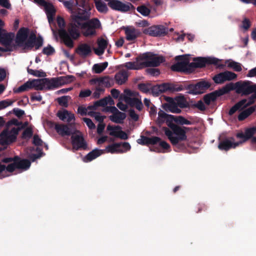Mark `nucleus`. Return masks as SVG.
<instances>
[{
  "label": "nucleus",
  "mask_w": 256,
  "mask_h": 256,
  "mask_svg": "<svg viewBox=\"0 0 256 256\" xmlns=\"http://www.w3.org/2000/svg\"><path fill=\"white\" fill-rule=\"evenodd\" d=\"M90 10L91 8H89L79 10L73 14L72 21L68 26L67 30H59V36L67 47H74V40L78 39L80 35L79 28H80L82 34L86 37L96 35V30L100 28L101 24L98 18L90 19Z\"/></svg>",
  "instance_id": "1"
},
{
  "label": "nucleus",
  "mask_w": 256,
  "mask_h": 256,
  "mask_svg": "<svg viewBox=\"0 0 256 256\" xmlns=\"http://www.w3.org/2000/svg\"><path fill=\"white\" fill-rule=\"evenodd\" d=\"M225 87L228 93L231 90H236V93L242 96H247L256 92V84L249 80L239 81L235 84L230 83L226 84Z\"/></svg>",
  "instance_id": "2"
},
{
  "label": "nucleus",
  "mask_w": 256,
  "mask_h": 256,
  "mask_svg": "<svg viewBox=\"0 0 256 256\" xmlns=\"http://www.w3.org/2000/svg\"><path fill=\"white\" fill-rule=\"evenodd\" d=\"M137 61H142L141 66L143 68L149 67H157L160 64L165 62L164 56H156L155 54L152 52H146L140 54L136 58Z\"/></svg>",
  "instance_id": "3"
},
{
  "label": "nucleus",
  "mask_w": 256,
  "mask_h": 256,
  "mask_svg": "<svg viewBox=\"0 0 256 256\" xmlns=\"http://www.w3.org/2000/svg\"><path fill=\"white\" fill-rule=\"evenodd\" d=\"M175 60L178 62L171 66L172 70L182 72L186 74L192 72L190 67V58L188 55L184 54L176 56Z\"/></svg>",
  "instance_id": "4"
},
{
  "label": "nucleus",
  "mask_w": 256,
  "mask_h": 256,
  "mask_svg": "<svg viewBox=\"0 0 256 256\" xmlns=\"http://www.w3.org/2000/svg\"><path fill=\"white\" fill-rule=\"evenodd\" d=\"M256 100V92H254L248 98H243L236 102L228 111L230 116L233 115L237 110L241 111L253 104Z\"/></svg>",
  "instance_id": "5"
},
{
  "label": "nucleus",
  "mask_w": 256,
  "mask_h": 256,
  "mask_svg": "<svg viewBox=\"0 0 256 256\" xmlns=\"http://www.w3.org/2000/svg\"><path fill=\"white\" fill-rule=\"evenodd\" d=\"M14 162L6 166V170L12 172L16 169L26 170L31 165L30 162L27 159H22L19 156H14Z\"/></svg>",
  "instance_id": "6"
},
{
  "label": "nucleus",
  "mask_w": 256,
  "mask_h": 256,
  "mask_svg": "<svg viewBox=\"0 0 256 256\" xmlns=\"http://www.w3.org/2000/svg\"><path fill=\"white\" fill-rule=\"evenodd\" d=\"M34 2L40 6L44 8L49 24H50L53 23L56 12V10L53 4L45 0H34Z\"/></svg>",
  "instance_id": "7"
},
{
  "label": "nucleus",
  "mask_w": 256,
  "mask_h": 256,
  "mask_svg": "<svg viewBox=\"0 0 256 256\" xmlns=\"http://www.w3.org/2000/svg\"><path fill=\"white\" fill-rule=\"evenodd\" d=\"M211 84L210 82L202 80L195 84H188L187 88L188 89V91L187 92L192 94H200L209 88Z\"/></svg>",
  "instance_id": "8"
},
{
  "label": "nucleus",
  "mask_w": 256,
  "mask_h": 256,
  "mask_svg": "<svg viewBox=\"0 0 256 256\" xmlns=\"http://www.w3.org/2000/svg\"><path fill=\"white\" fill-rule=\"evenodd\" d=\"M130 144L128 142L114 143L106 146L104 151L111 154L124 153L130 150Z\"/></svg>",
  "instance_id": "9"
},
{
  "label": "nucleus",
  "mask_w": 256,
  "mask_h": 256,
  "mask_svg": "<svg viewBox=\"0 0 256 256\" xmlns=\"http://www.w3.org/2000/svg\"><path fill=\"white\" fill-rule=\"evenodd\" d=\"M38 81L36 90H42L44 88L50 90L59 87L56 78H44L42 80H36Z\"/></svg>",
  "instance_id": "10"
},
{
  "label": "nucleus",
  "mask_w": 256,
  "mask_h": 256,
  "mask_svg": "<svg viewBox=\"0 0 256 256\" xmlns=\"http://www.w3.org/2000/svg\"><path fill=\"white\" fill-rule=\"evenodd\" d=\"M194 62H190V67L192 72L196 68H202L206 64H212L216 63V60L210 59V58L198 57L194 58Z\"/></svg>",
  "instance_id": "11"
},
{
  "label": "nucleus",
  "mask_w": 256,
  "mask_h": 256,
  "mask_svg": "<svg viewBox=\"0 0 256 256\" xmlns=\"http://www.w3.org/2000/svg\"><path fill=\"white\" fill-rule=\"evenodd\" d=\"M172 127H171L174 133L177 136H176L178 138V146L181 149L186 148L184 144H181L180 142L182 140H185L187 139V136L186 134V132L183 130L182 126H178L176 124H172Z\"/></svg>",
  "instance_id": "12"
},
{
  "label": "nucleus",
  "mask_w": 256,
  "mask_h": 256,
  "mask_svg": "<svg viewBox=\"0 0 256 256\" xmlns=\"http://www.w3.org/2000/svg\"><path fill=\"white\" fill-rule=\"evenodd\" d=\"M226 88H228L224 86L218 90H215L204 96L203 100L204 103L208 106L211 102H214L218 97L227 94L228 90H226Z\"/></svg>",
  "instance_id": "13"
},
{
  "label": "nucleus",
  "mask_w": 256,
  "mask_h": 256,
  "mask_svg": "<svg viewBox=\"0 0 256 256\" xmlns=\"http://www.w3.org/2000/svg\"><path fill=\"white\" fill-rule=\"evenodd\" d=\"M165 100L166 103L163 104L162 108L166 111L174 114H180L182 112L181 110L177 105L176 102V101L174 98L166 96Z\"/></svg>",
  "instance_id": "14"
},
{
  "label": "nucleus",
  "mask_w": 256,
  "mask_h": 256,
  "mask_svg": "<svg viewBox=\"0 0 256 256\" xmlns=\"http://www.w3.org/2000/svg\"><path fill=\"white\" fill-rule=\"evenodd\" d=\"M144 33L152 36H160L168 33V28L162 25L153 26L146 30Z\"/></svg>",
  "instance_id": "15"
},
{
  "label": "nucleus",
  "mask_w": 256,
  "mask_h": 256,
  "mask_svg": "<svg viewBox=\"0 0 256 256\" xmlns=\"http://www.w3.org/2000/svg\"><path fill=\"white\" fill-rule=\"evenodd\" d=\"M108 6L112 10L122 12L130 10V7L134 8L130 3L125 4L118 0H110L108 2Z\"/></svg>",
  "instance_id": "16"
},
{
  "label": "nucleus",
  "mask_w": 256,
  "mask_h": 256,
  "mask_svg": "<svg viewBox=\"0 0 256 256\" xmlns=\"http://www.w3.org/2000/svg\"><path fill=\"white\" fill-rule=\"evenodd\" d=\"M234 138L231 137L230 139L226 138L221 140L218 145V148L221 150L228 151L231 148H236L242 144V142H234Z\"/></svg>",
  "instance_id": "17"
},
{
  "label": "nucleus",
  "mask_w": 256,
  "mask_h": 256,
  "mask_svg": "<svg viewBox=\"0 0 256 256\" xmlns=\"http://www.w3.org/2000/svg\"><path fill=\"white\" fill-rule=\"evenodd\" d=\"M29 29L22 27L18 30L15 39V42L17 46L22 48L24 42L28 39L29 34Z\"/></svg>",
  "instance_id": "18"
},
{
  "label": "nucleus",
  "mask_w": 256,
  "mask_h": 256,
  "mask_svg": "<svg viewBox=\"0 0 256 256\" xmlns=\"http://www.w3.org/2000/svg\"><path fill=\"white\" fill-rule=\"evenodd\" d=\"M107 130L110 131V135L114 136L122 140H126L128 139V135L124 132L121 130L122 128L120 126H112L108 125Z\"/></svg>",
  "instance_id": "19"
},
{
  "label": "nucleus",
  "mask_w": 256,
  "mask_h": 256,
  "mask_svg": "<svg viewBox=\"0 0 256 256\" xmlns=\"http://www.w3.org/2000/svg\"><path fill=\"white\" fill-rule=\"evenodd\" d=\"M71 139L73 148L75 150H86L87 148V144L82 135H72Z\"/></svg>",
  "instance_id": "20"
},
{
  "label": "nucleus",
  "mask_w": 256,
  "mask_h": 256,
  "mask_svg": "<svg viewBox=\"0 0 256 256\" xmlns=\"http://www.w3.org/2000/svg\"><path fill=\"white\" fill-rule=\"evenodd\" d=\"M122 29L124 30L126 38L128 41L134 42L140 35V32L134 27L123 26Z\"/></svg>",
  "instance_id": "21"
},
{
  "label": "nucleus",
  "mask_w": 256,
  "mask_h": 256,
  "mask_svg": "<svg viewBox=\"0 0 256 256\" xmlns=\"http://www.w3.org/2000/svg\"><path fill=\"white\" fill-rule=\"evenodd\" d=\"M92 48L87 44H82L78 45L75 52L82 58H86L92 53Z\"/></svg>",
  "instance_id": "22"
},
{
  "label": "nucleus",
  "mask_w": 256,
  "mask_h": 256,
  "mask_svg": "<svg viewBox=\"0 0 256 256\" xmlns=\"http://www.w3.org/2000/svg\"><path fill=\"white\" fill-rule=\"evenodd\" d=\"M38 81L36 80H34L32 81L28 80L25 82L24 84L20 86L18 88L14 89V93H20L25 91H28L30 89L34 88L36 90L38 87L36 84Z\"/></svg>",
  "instance_id": "23"
},
{
  "label": "nucleus",
  "mask_w": 256,
  "mask_h": 256,
  "mask_svg": "<svg viewBox=\"0 0 256 256\" xmlns=\"http://www.w3.org/2000/svg\"><path fill=\"white\" fill-rule=\"evenodd\" d=\"M256 134V127L253 126L247 128L245 130L244 134L242 132H238L236 134V136L239 138H242V144L250 138H252L254 134Z\"/></svg>",
  "instance_id": "24"
},
{
  "label": "nucleus",
  "mask_w": 256,
  "mask_h": 256,
  "mask_svg": "<svg viewBox=\"0 0 256 256\" xmlns=\"http://www.w3.org/2000/svg\"><path fill=\"white\" fill-rule=\"evenodd\" d=\"M14 34L7 33L6 30L0 32V43L6 46H10L14 38Z\"/></svg>",
  "instance_id": "25"
},
{
  "label": "nucleus",
  "mask_w": 256,
  "mask_h": 256,
  "mask_svg": "<svg viewBox=\"0 0 256 256\" xmlns=\"http://www.w3.org/2000/svg\"><path fill=\"white\" fill-rule=\"evenodd\" d=\"M55 130L62 136H70L72 134L71 129L68 125L64 124H56Z\"/></svg>",
  "instance_id": "26"
},
{
  "label": "nucleus",
  "mask_w": 256,
  "mask_h": 256,
  "mask_svg": "<svg viewBox=\"0 0 256 256\" xmlns=\"http://www.w3.org/2000/svg\"><path fill=\"white\" fill-rule=\"evenodd\" d=\"M56 115L60 120L66 121L68 122H70L75 119L74 114L66 110L58 111Z\"/></svg>",
  "instance_id": "27"
},
{
  "label": "nucleus",
  "mask_w": 256,
  "mask_h": 256,
  "mask_svg": "<svg viewBox=\"0 0 256 256\" xmlns=\"http://www.w3.org/2000/svg\"><path fill=\"white\" fill-rule=\"evenodd\" d=\"M104 150L96 148L84 157V161L88 162H90L96 158L104 154Z\"/></svg>",
  "instance_id": "28"
},
{
  "label": "nucleus",
  "mask_w": 256,
  "mask_h": 256,
  "mask_svg": "<svg viewBox=\"0 0 256 256\" xmlns=\"http://www.w3.org/2000/svg\"><path fill=\"white\" fill-rule=\"evenodd\" d=\"M128 74L126 70H122L117 72L114 76L116 82L119 85H122L128 80Z\"/></svg>",
  "instance_id": "29"
},
{
  "label": "nucleus",
  "mask_w": 256,
  "mask_h": 256,
  "mask_svg": "<svg viewBox=\"0 0 256 256\" xmlns=\"http://www.w3.org/2000/svg\"><path fill=\"white\" fill-rule=\"evenodd\" d=\"M0 137L5 144H8L10 143L13 142L16 140V136L10 134L6 130H4L0 134Z\"/></svg>",
  "instance_id": "30"
},
{
  "label": "nucleus",
  "mask_w": 256,
  "mask_h": 256,
  "mask_svg": "<svg viewBox=\"0 0 256 256\" xmlns=\"http://www.w3.org/2000/svg\"><path fill=\"white\" fill-rule=\"evenodd\" d=\"M27 40L35 44V50H36L39 49L42 46V38L41 36L37 38L36 35L33 32L31 33L29 36H28Z\"/></svg>",
  "instance_id": "31"
},
{
  "label": "nucleus",
  "mask_w": 256,
  "mask_h": 256,
  "mask_svg": "<svg viewBox=\"0 0 256 256\" xmlns=\"http://www.w3.org/2000/svg\"><path fill=\"white\" fill-rule=\"evenodd\" d=\"M256 108L254 106H250L248 108L242 110L238 116L239 121H242L251 115L255 110Z\"/></svg>",
  "instance_id": "32"
},
{
  "label": "nucleus",
  "mask_w": 256,
  "mask_h": 256,
  "mask_svg": "<svg viewBox=\"0 0 256 256\" xmlns=\"http://www.w3.org/2000/svg\"><path fill=\"white\" fill-rule=\"evenodd\" d=\"M126 118V114L125 113L118 111L114 114L110 116V119L115 123L122 124L123 123V120Z\"/></svg>",
  "instance_id": "33"
},
{
  "label": "nucleus",
  "mask_w": 256,
  "mask_h": 256,
  "mask_svg": "<svg viewBox=\"0 0 256 256\" xmlns=\"http://www.w3.org/2000/svg\"><path fill=\"white\" fill-rule=\"evenodd\" d=\"M64 6L68 10V11L71 13V22L72 21V16L74 13L77 12L79 10H84L82 8H78L76 9H74L73 8L74 5V2L73 0H66L64 1Z\"/></svg>",
  "instance_id": "34"
},
{
  "label": "nucleus",
  "mask_w": 256,
  "mask_h": 256,
  "mask_svg": "<svg viewBox=\"0 0 256 256\" xmlns=\"http://www.w3.org/2000/svg\"><path fill=\"white\" fill-rule=\"evenodd\" d=\"M141 64L142 61H137L136 60V62H130L125 63L124 64V66L128 70H138L144 68L143 66H141Z\"/></svg>",
  "instance_id": "35"
},
{
  "label": "nucleus",
  "mask_w": 256,
  "mask_h": 256,
  "mask_svg": "<svg viewBox=\"0 0 256 256\" xmlns=\"http://www.w3.org/2000/svg\"><path fill=\"white\" fill-rule=\"evenodd\" d=\"M174 98L180 109L187 108L189 106V104L184 96L180 94Z\"/></svg>",
  "instance_id": "36"
},
{
  "label": "nucleus",
  "mask_w": 256,
  "mask_h": 256,
  "mask_svg": "<svg viewBox=\"0 0 256 256\" xmlns=\"http://www.w3.org/2000/svg\"><path fill=\"white\" fill-rule=\"evenodd\" d=\"M59 86L62 85L70 83L75 80V77L72 75L60 76L56 78Z\"/></svg>",
  "instance_id": "37"
},
{
  "label": "nucleus",
  "mask_w": 256,
  "mask_h": 256,
  "mask_svg": "<svg viewBox=\"0 0 256 256\" xmlns=\"http://www.w3.org/2000/svg\"><path fill=\"white\" fill-rule=\"evenodd\" d=\"M162 130L164 132L165 134L168 136V138L170 140L172 144L174 146H177L178 138L173 136L174 132L166 127H163Z\"/></svg>",
  "instance_id": "38"
},
{
  "label": "nucleus",
  "mask_w": 256,
  "mask_h": 256,
  "mask_svg": "<svg viewBox=\"0 0 256 256\" xmlns=\"http://www.w3.org/2000/svg\"><path fill=\"white\" fill-rule=\"evenodd\" d=\"M95 6L98 11L100 13L106 14L108 11V8L106 3L102 0H95Z\"/></svg>",
  "instance_id": "39"
},
{
  "label": "nucleus",
  "mask_w": 256,
  "mask_h": 256,
  "mask_svg": "<svg viewBox=\"0 0 256 256\" xmlns=\"http://www.w3.org/2000/svg\"><path fill=\"white\" fill-rule=\"evenodd\" d=\"M188 84H170L169 83V91L172 92H180L184 90H188L187 88Z\"/></svg>",
  "instance_id": "40"
},
{
  "label": "nucleus",
  "mask_w": 256,
  "mask_h": 256,
  "mask_svg": "<svg viewBox=\"0 0 256 256\" xmlns=\"http://www.w3.org/2000/svg\"><path fill=\"white\" fill-rule=\"evenodd\" d=\"M108 66V62H106L102 63L96 64L93 66L92 70L96 74L102 72Z\"/></svg>",
  "instance_id": "41"
},
{
  "label": "nucleus",
  "mask_w": 256,
  "mask_h": 256,
  "mask_svg": "<svg viewBox=\"0 0 256 256\" xmlns=\"http://www.w3.org/2000/svg\"><path fill=\"white\" fill-rule=\"evenodd\" d=\"M71 99L69 96H64L56 98V100L58 104L64 108H67L68 106V101Z\"/></svg>",
  "instance_id": "42"
},
{
  "label": "nucleus",
  "mask_w": 256,
  "mask_h": 256,
  "mask_svg": "<svg viewBox=\"0 0 256 256\" xmlns=\"http://www.w3.org/2000/svg\"><path fill=\"white\" fill-rule=\"evenodd\" d=\"M27 71L29 74L35 76L45 77L46 76V72H43L42 70H34L32 69L28 68Z\"/></svg>",
  "instance_id": "43"
},
{
  "label": "nucleus",
  "mask_w": 256,
  "mask_h": 256,
  "mask_svg": "<svg viewBox=\"0 0 256 256\" xmlns=\"http://www.w3.org/2000/svg\"><path fill=\"white\" fill-rule=\"evenodd\" d=\"M136 10L140 12L143 16H148L150 12V10L144 5H141L137 7Z\"/></svg>",
  "instance_id": "44"
},
{
  "label": "nucleus",
  "mask_w": 256,
  "mask_h": 256,
  "mask_svg": "<svg viewBox=\"0 0 256 256\" xmlns=\"http://www.w3.org/2000/svg\"><path fill=\"white\" fill-rule=\"evenodd\" d=\"M212 80L216 84H222L226 82L223 72L216 74L213 77Z\"/></svg>",
  "instance_id": "45"
},
{
  "label": "nucleus",
  "mask_w": 256,
  "mask_h": 256,
  "mask_svg": "<svg viewBox=\"0 0 256 256\" xmlns=\"http://www.w3.org/2000/svg\"><path fill=\"white\" fill-rule=\"evenodd\" d=\"M100 82L102 84H104L105 86L110 88L112 86L114 81L112 78H110L109 76H106L100 79Z\"/></svg>",
  "instance_id": "46"
},
{
  "label": "nucleus",
  "mask_w": 256,
  "mask_h": 256,
  "mask_svg": "<svg viewBox=\"0 0 256 256\" xmlns=\"http://www.w3.org/2000/svg\"><path fill=\"white\" fill-rule=\"evenodd\" d=\"M223 72L226 82L234 80L237 77L236 74L230 71L226 70Z\"/></svg>",
  "instance_id": "47"
},
{
  "label": "nucleus",
  "mask_w": 256,
  "mask_h": 256,
  "mask_svg": "<svg viewBox=\"0 0 256 256\" xmlns=\"http://www.w3.org/2000/svg\"><path fill=\"white\" fill-rule=\"evenodd\" d=\"M167 114L164 111L160 110L158 112V124H161L165 122L166 118L168 116Z\"/></svg>",
  "instance_id": "48"
},
{
  "label": "nucleus",
  "mask_w": 256,
  "mask_h": 256,
  "mask_svg": "<svg viewBox=\"0 0 256 256\" xmlns=\"http://www.w3.org/2000/svg\"><path fill=\"white\" fill-rule=\"evenodd\" d=\"M175 122L180 124H187L190 125L192 124V122L186 119L184 117L182 116H176V119L175 120Z\"/></svg>",
  "instance_id": "49"
},
{
  "label": "nucleus",
  "mask_w": 256,
  "mask_h": 256,
  "mask_svg": "<svg viewBox=\"0 0 256 256\" xmlns=\"http://www.w3.org/2000/svg\"><path fill=\"white\" fill-rule=\"evenodd\" d=\"M228 67L232 68L235 71L239 72L242 70L241 65L240 63L232 61L228 64Z\"/></svg>",
  "instance_id": "50"
},
{
  "label": "nucleus",
  "mask_w": 256,
  "mask_h": 256,
  "mask_svg": "<svg viewBox=\"0 0 256 256\" xmlns=\"http://www.w3.org/2000/svg\"><path fill=\"white\" fill-rule=\"evenodd\" d=\"M42 52L47 56H51L54 54L56 52L54 48L49 44L43 48Z\"/></svg>",
  "instance_id": "51"
},
{
  "label": "nucleus",
  "mask_w": 256,
  "mask_h": 256,
  "mask_svg": "<svg viewBox=\"0 0 256 256\" xmlns=\"http://www.w3.org/2000/svg\"><path fill=\"white\" fill-rule=\"evenodd\" d=\"M138 99V98H132L127 96H124V100L125 102L131 107L134 106L135 103L136 102Z\"/></svg>",
  "instance_id": "52"
},
{
  "label": "nucleus",
  "mask_w": 256,
  "mask_h": 256,
  "mask_svg": "<svg viewBox=\"0 0 256 256\" xmlns=\"http://www.w3.org/2000/svg\"><path fill=\"white\" fill-rule=\"evenodd\" d=\"M33 134V132L31 128H27L24 130L22 134V138H30Z\"/></svg>",
  "instance_id": "53"
},
{
  "label": "nucleus",
  "mask_w": 256,
  "mask_h": 256,
  "mask_svg": "<svg viewBox=\"0 0 256 256\" xmlns=\"http://www.w3.org/2000/svg\"><path fill=\"white\" fill-rule=\"evenodd\" d=\"M176 119V116L170 114H168V116L166 118L165 122L166 123L168 126H169L170 128L172 126V124H174L173 123V122H175Z\"/></svg>",
  "instance_id": "54"
},
{
  "label": "nucleus",
  "mask_w": 256,
  "mask_h": 256,
  "mask_svg": "<svg viewBox=\"0 0 256 256\" xmlns=\"http://www.w3.org/2000/svg\"><path fill=\"white\" fill-rule=\"evenodd\" d=\"M104 88L98 86L96 88L95 91L92 94V97L94 98H98L100 97V94L104 92Z\"/></svg>",
  "instance_id": "55"
},
{
  "label": "nucleus",
  "mask_w": 256,
  "mask_h": 256,
  "mask_svg": "<svg viewBox=\"0 0 256 256\" xmlns=\"http://www.w3.org/2000/svg\"><path fill=\"white\" fill-rule=\"evenodd\" d=\"M76 4L82 8L83 9H86V8H91L89 4L86 1V0H76Z\"/></svg>",
  "instance_id": "56"
},
{
  "label": "nucleus",
  "mask_w": 256,
  "mask_h": 256,
  "mask_svg": "<svg viewBox=\"0 0 256 256\" xmlns=\"http://www.w3.org/2000/svg\"><path fill=\"white\" fill-rule=\"evenodd\" d=\"M137 142L138 144L142 146H148L149 145V138L144 136H141L140 138L138 139Z\"/></svg>",
  "instance_id": "57"
},
{
  "label": "nucleus",
  "mask_w": 256,
  "mask_h": 256,
  "mask_svg": "<svg viewBox=\"0 0 256 256\" xmlns=\"http://www.w3.org/2000/svg\"><path fill=\"white\" fill-rule=\"evenodd\" d=\"M13 102L14 101L10 100H6L0 101V110L10 106H11Z\"/></svg>",
  "instance_id": "58"
},
{
  "label": "nucleus",
  "mask_w": 256,
  "mask_h": 256,
  "mask_svg": "<svg viewBox=\"0 0 256 256\" xmlns=\"http://www.w3.org/2000/svg\"><path fill=\"white\" fill-rule=\"evenodd\" d=\"M149 86L148 84L140 83L138 84V88L142 92L147 93L150 90Z\"/></svg>",
  "instance_id": "59"
},
{
  "label": "nucleus",
  "mask_w": 256,
  "mask_h": 256,
  "mask_svg": "<svg viewBox=\"0 0 256 256\" xmlns=\"http://www.w3.org/2000/svg\"><path fill=\"white\" fill-rule=\"evenodd\" d=\"M22 47L24 50H31L34 47L35 48V44L32 42H30L28 40H26L24 42Z\"/></svg>",
  "instance_id": "60"
},
{
  "label": "nucleus",
  "mask_w": 256,
  "mask_h": 256,
  "mask_svg": "<svg viewBox=\"0 0 256 256\" xmlns=\"http://www.w3.org/2000/svg\"><path fill=\"white\" fill-rule=\"evenodd\" d=\"M151 90L152 94L155 96H158L162 93V90L160 88L159 85L153 86L151 88Z\"/></svg>",
  "instance_id": "61"
},
{
  "label": "nucleus",
  "mask_w": 256,
  "mask_h": 256,
  "mask_svg": "<svg viewBox=\"0 0 256 256\" xmlns=\"http://www.w3.org/2000/svg\"><path fill=\"white\" fill-rule=\"evenodd\" d=\"M146 72L152 76H157L160 74V72L158 69L154 68H148L146 70Z\"/></svg>",
  "instance_id": "62"
},
{
  "label": "nucleus",
  "mask_w": 256,
  "mask_h": 256,
  "mask_svg": "<svg viewBox=\"0 0 256 256\" xmlns=\"http://www.w3.org/2000/svg\"><path fill=\"white\" fill-rule=\"evenodd\" d=\"M108 44V42L104 38H100L98 40V45L100 48H103L106 50Z\"/></svg>",
  "instance_id": "63"
},
{
  "label": "nucleus",
  "mask_w": 256,
  "mask_h": 256,
  "mask_svg": "<svg viewBox=\"0 0 256 256\" xmlns=\"http://www.w3.org/2000/svg\"><path fill=\"white\" fill-rule=\"evenodd\" d=\"M30 99L32 101L40 102L42 100V96L39 92H33L31 94Z\"/></svg>",
  "instance_id": "64"
}]
</instances>
